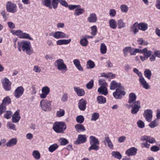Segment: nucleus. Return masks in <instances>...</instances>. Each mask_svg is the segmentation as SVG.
Listing matches in <instances>:
<instances>
[{
    "label": "nucleus",
    "mask_w": 160,
    "mask_h": 160,
    "mask_svg": "<svg viewBox=\"0 0 160 160\" xmlns=\"http://www.w3.org/2000/svg\"><path fill=\"white\" fill-rule=\"evenodd\" d=\"M18 50L20 52L22 50L28 55L32 54V50L31 49V43L29 41L23 40L18 42Z\"/></svg>",
    "instance_id": "obj_1"
},
{
    "label": "nucleus",
    "mask_w": 160,
    "mask_h": 160,
    "mask_svg": "<svg viewBox=\"0 0 160 160\" xmlns=\"http://www.w3.org/2000/svg\"><path fill=\"white\" fill-rule=\"evenodd\" d=\"M66 128L65 122H56L53 123L52 129L57 133H63Z\"/></svg>",
    "instance_id": "obj_2"
},
{
    "label": "nucleus",
    "mask_w": 160,
    "mask_h": 160,
    "mask_svg": "<svg viewBox=\"0 0 160 160\" xmlns=\"http://www.w3.org/2000/svg\"><path fill=\"white\" fill-rule=\"evenodd\" d=\"M54 65L58 70L62 72H65L68 70L66 64L62 59H58L55 61Z\"/></svg>",
    "instance_id": "obj_3"
},
{
    "label": "nucleus",
    "mask_w": 160,
    "mask_h": 160,
    "mask_svg": "<svg viewBox=\"0 0 160 160\" xmlns=\"http://www.w3.org/2000/svg\"><path fill=\"white\" fill-rule=\"evenodd\" d=\"M90 143L91 146L89 148L88 150L90 151L91 150H98L99 148L98 145L99 142L98 140L95 137L91 136L89 137Z\"/></svg>",
    "instance_id": "obj_4"
},
{
    "label": "nucleus",
    "mask_w": 160,
    "mask_h": 160,
    "mask_svg": "<svg viewBox=\"0 0 160 160\" xmlns=\"http://www.w3.org/2000/svg\"><path fill=\"white\" fill-rule=\"evenodd\" d=\"M52 101L47 99H43L40 102V107L44 111L48 112L51 110Z\"/></svg>",
    "instance_id": "obj_5"
},
{
    "label": "nucleus",
    "mask_w": 160,
    "mask_h": 160,
    "mask_svg": "<svg viewBox=\"0 0 160 160\" xmlns=\"http://www.w3.org/2000/svg\"><path fill=\"white\" fill-rule=\"evenodd\" d=\"M57 0H42V4L49 9L52 8L55 9L57 8Z\"/></svg>",
    "instance_id": "obj_6"
},
{
    "label": "nucleus",
    "mask_w": 160,
    "mask_h": 160,
    "mask_svg": "<svg viewBox=\"0 0 160 160\" xmlns=\"http://www.w3.org/2000/svg\"><path fill=\"white\" fill-rule=\"evenodd\" d=\"M123 88H117L115 92L113 93L114 98L117 99H121L123 96L125 95L126 92Z\"/></svg>",
    "instance_id": "obj_7"
},
{
    "label": "nucleus",
    "mask_w": 160,
    "mask_h": 160,
    "mask_svg": "<svg viewBox=\"0 0 160 160\" xmlns=\"http://www.w3.org/2000/svg\"><path fill=\"white\" fill-rule=\"evenodd\" d=\"M6 8L7 11L9 12L14 13L17 11L16 5L10 2H7L6 5Z\"/></svg>",
    "instance_id": "obj_8"
},
{
    "label": "nucleus",
    "mask_w": 160,
    "mask_h": 160,
    "mask_svg": "<svg viewBox=\"0 0 160 160\" xmlns=\"http://www.w3.org/2000/svg\"><path fill=\"white\" fill-rule=\"evenodd\" d=\"M52 35L54 38L56 39L67 38L68 37V34L61 31H57L54 33L52 32L49 34V36H51Z\"/></svg>",
    "instance_id": "obj_9"
},
{
    "label": "nucleus",
    "mask_w": 160,
    "mask_h": 160,
    "mask_svg": "<svg viewBox=\"0 0 160 160\" xmlns=\"http://www.w3.org/2000/svg\"><path fill=\"white\" fill-rule=\"evenodd\" d=\"M10 102L11 99L8 97H7L4 99L2 104L0 105V115L6 110L5 104H9Z\"/></svg>",
    "instance_id": "obj_10"
},
{
    "label": "nucleus",
    "mask_w": 160,
    "mask_h": 160,
    "mask_svg": "<svg viewBox=\"0 0 160 160\" xmlns=\"http://www.w3.org/2000/svg\"><path fill=\"white\" fill-rule=\"evenodd\" d=\"M41 90L42 93L40 94L39 96L42 99L46 98L50 92V88L47 86L42 87Z\"/></svg>",
    "instance_id": "obj_11"
},
{
    "label": "nucleus",
    "mask_w": 160,
    "mask_h": 160,
    "mask_svg": "<svg viewBox=\"0 0 160 160\" xmlns=\"http://www.w3.org/2000/svg\"><path fill=\"white\" fill-rule=\"evenodd\" d=\"M132 107L131 110V113L135 114L137 113L141 108L140 102L139 101H136L134 104H132V106H130V108Z\"/></svg>",
    "instance_id": "obj_12"
},
{
    "label": "nucleus",
    "mask_w": 160,
    "mask_h": 160,
    "mask_svg": "<svg viewBox=\"0 0 160 160\" xmlns=\"http://www.w3.org/2000/svg\"><path fill=\"white\" fill-rule=\"evenodd\" d=\"M136 96L134 93L132 92L130 93L129 95V99L128 102L129 105L127 104L126 106H127L128 108H130V106H132V104H134L135 102L136 101Z\"/></svg>",
    "instance_id": "obj_13"
},
{
    "label": "nucleus",
    "mask_w": 160,
    "mask_h": 160,
    "mask_svg": "<svg viewBox=\"0 0 160 160\" xmlns=\"http://www.w3.org/2000/svg\"><path fill=\"white\" fill-rule=\"evenodd\" d=\"M87 141V137L85 135L80 134L78 136V137L74 142V144H79L85 142Z\"/></svg>",
    "instance_id": "obj_14"
},
{
    "label": "nucleus",
    "mask_w": 160,
    "mask_h": 160,
    "mask_svg": "<svg viewBox=\"0 0 160 160\" xmlns=\"http://www.w3.org/2000/svg\"><path fill=\"white\" fill-rule=\"evenodd\" d=\"M123 87L122 86L121 83L117 82L115 81H112L110 85V89L111 90H114L117 88H123Z\"/></svg>",
    "instance_id": "obj_15"
},
{
    "label": "nucleus",
    "mask_w": 160,
    "mask_h": 160,
    "mask_svg": "<svg viewBox=\"0 0 160 160\" xmlns=\"http://www.w3.org/2000/svg\"><path fill=\"white\" fill-rule=\"evenodd\" d=\"M24 89L22 87H18L15 90L14 95L16 98H19L23 94Z\"/></svg>",
    "instance_id": "obj_16"
},
{
    "label": "nucleus",
    "mask_w": 160,
    "mask_h": 160,
    "mask_svg": "<svg viewBox=\"0 0 160 160\" xmlns=\"http://www.w3.org/2000/svg\"><path fill=\"white\" fill-rule=\"evenodd\" d=\"M139 81L140 85L142 86L143 88L146 90L150 88V86L146 82L143 77L139 78Z\"/></svg>",
    "instance_id": "obj_17"
},
{
    "label": "nucleus",
    "mask_w": 160,
    "mask_h": 160,
    "mask_svg": "<svg viewBox=\"0 0 160 160\" xmlns=\"http://www.w3.org/2000/svg\"><path fill=\"white\" fill-rule=\"evenodd\" d=\"M4 88L6 91H9L11 88V83L9 80L5 78L2 82Z\"/></svg>",
    "instance_id": "obj_18"
},
{
    "label": "nucleus",
    "mask_w": 160,
    "mask_h": 160,
    "mask_svg": "<svg viewBox=\"0 0 160 160\" xmlns=\"http://www.w3.org/2000/svg\"><path fill=\"white\" fill-rule=\"evenodd\" d=\"M144 116L147 121L148 122H151L152 118V111L147 110L145 111L144 113Z\"/></svg>",
    "instance_id": "obj_19"
},
{
    "label": "nucleus",
    "mask_w": 160,
    "mask_h": 160,
    "mask_svg": "<svg viewBox=\"0 0 160 160\" xmlns=\"http://www.w3.org/2000/svg\"><path fill=\"white\" fill-rule=\"evenodd\" d=\"M74 90L77 95L79 97L83 96L85 95V92L84 90L79 87H74Z\"/></svg>",
    "instance_id": "obj_20"
},
{
    "label": "nucleus",
    "mask_w": 160,
    "mask_h": 160,
    "mask_svg": "<svg viewBox=\"0 0 160 160\" xmlns=\"http://www.w3.org/2000/svg\"><path fill=\"white\" fill-rule=\"evenodd\" d=\"M87 102L86 100L82 99L79 100L78 106L79 109L82 111H84L86 108Z\"/></svg>",
    "instance_id": "obj_21"
},
{
    "label": "nucleus",
    "mask_w": 160,
    "mask_h": 160,
    "mask_svg": "<svg viewBox=\"0 0 160 160\" xmlns=\"http://www.w3.org/2000/svg\"><path fill=\"white\" fill-rule=\"evenodd\" d=\"M20 118L21 117L19 114V110H18L13 115L12 119V121L14 123L18 122Z\"/></svg>",
    "instance_id": "obj_22"
},
{
    "label": "nucleus",
    "mask_w": 160,
    "mask_h": 160,
    "mask_svg": "<svg viewBox=\"0 0 160 160\" xmlns=\"http://www.w3.org/2000/svg\"><path fill=\"white\" fill-rule=\"evenodd\" d=\"M137 152V149L134 147H132L126 150L125 154L128 156L135 155Z\"/></svg>",
    "instance_id": "obj_23"
},
{
    "label": "nucleus",
    "mask_w": 160,
    "mask_h": 160,
    "mask_svg": "<svg viewBox=\"0 0 160 160\" xmlns=\"http://www.w3.org/2000/svg\"><path fill=\"white\" fill-rule=\"evenodd\" d=\"M71 41V38L68 39H60L56 42V44L58 45H67L69 44Z\"/></svg>",
    "instance_id": "obj_24"
},
{
    "label": "nucleus",
    "mask_w": 160,
    "mask_h": 160,
    "mask_svg": "<svg viewBox=\"0 0 160 160\" xmlns=\"http://www.w3.org/2000/svg\"><path fill=\"white\" fill-rule=\"evenodd\" d=\"M73 62L77 69L81 71H83V68L80 64L79 60L78 59H75L73 60Z\"/></svg>",
    "instance_id": "obj_25"
},
{
    "label": "nucleus",
    "mask_w": 160,
    "mask_h": 160,
    "mask_svg": "<svg viewBox=\"0 0 160 160\" xmlns=\"http://www.w3.org/2000/svg\"><path fill=\"white\" fill-rule=\"evenodd\" d=\"M17 142V140L16 138H12L6 143V145L7 147H11L16 145Z\"/></svg>",
    "instance_id": "obj_26"
},
{
    "label": "nucleus",
    "mask_w": 160,
    "mask_h": 160,
    "mask_svg": "<svg viewBox=\"0 0 160 160\" xmlns=\"http://www.w3.org/2000/svg\"><path fill=\"white\" fill-rule=\"evenodd\" d=\"M97 17L96 14L94 13H92L90 14L88 18V21L90 23L95 22L97 21Z\"/></svg>",
    "instance_id": "obj_27"
},
{
    "label": "nucleus",
    "mask_w": 160,
    "mask_h": 160,
    "mask_svg": "<svg viewBox=\"0 0 160 160\" xmlns=\"http://www.w3.org/2000/svg\"><path fill=\"white\" fill-rule=\"evenodd\" d=\"M131 30L133 32L134 34H136L139 31L138 23L136 22L130 27Z\"/></svg>",
    "instance_id": "obj_28"
},
{
    "label": "nucleus",
    "mask_w": 160,
    "mask_h": 160,
    "mask_svg": "<svg viewBox=\"0 0 160 160\" xmlns=\"http://www.w3.org/2000/svg\"><path fill=\"white\" fill-rule=\"evenodd\" d=\"M148 27L147 23L144 22H140L138 23V29L143 31H146Z\"/></svg>",
    "instance_id": "obj_29"
},
{
    "label": "nucleus",
    "mask_w": 160,
    "mask_h": 160,
    "mask_svg": "<svg viewBox=\"0 0 160 160\" xmlns=\"http://www.w3.org/2000/svg\"><path fill=\"white\" fill-rule=\"evenodd\" d=\"M98 92L100 94L106 95L108 94L107 87H100L98 89Z\"/></svg>",
    "instance_id": "obj_30"
},
{
    "label": "nucleus",
    "mask_w": 160,
    "mask_h": 160,
    "mask_svg": "<svg viewBox=\"0 0 160 160\" xmlns=\"http://www.w3.org/2000/svg\"><path fill=\"white\" fill-rule=\"evenodd\" d=\"M104 140V142L105 143L106 142L107 143L108 147L111 149H113V145L108 136H106L105 137Z\"/></svg>",
    "instance_id": "obj_31"
},
{
    "label": "nucleus",
    "mask_w": 160,
    "mask_h": 160,
    "mask_svg": "<svg viewBox=\"0 0 160 160\" xmlns=\"http://www.w3.org/2000/svg\"><path fill=\"white\" fill-rule=\"evenodd\" d=\"M75 127L76 131L78 132H83L85 130L84 126L82 124H77L75 125Z\"/></svg>",
    "instance_id": "obj_32"
},
{
    "label": "nucleus",
    "mask_w": 160,
    "mask_h": 160,
    "mask_svg": "<svg viewBox=\"0 0 160 160\" xmlns=\"http://www.w3.org/2000/svg\"><path fill=\"white\" fill-rule=\"evenodd\" d=\"M110 27L113 29H116L117 26L116 21L113 19H110L109 22Z\"/></svg>",
    "instance_id": "obj_33"
},
{
    "label": "nucleus",
    "mask_w": 160,
    "mask_h": 160,
    "mask_svg": "<svg viewBox=\"0 0 160 160\" xmlns=\"http://www.w3.org/2000/svg\"><path fill=\"white\" fill-rule=\"evenodd\" d=\"M97 101L98 103L102 104L106 102V98L102 96H99L97 98Z\"/></svg>",
    "instance_id": "obj_34"
},
{
    "label": "nucleus",
    "mask_w": 160,
    "mask_h": 160,
    "mask_svg": "<svg viewBox=\"0 0 160 160\" xmlns=\"http://www.w3.org/2000/svg\"><path fill=\"white\" fill-rule=\"evenodd\" d=\"M79 42L80 45L84 47H86L88 44V40L85 37L81 38Z\"/></svg>",
    "instance_id": "obj_35"
},
{
    "label": "nucleus",
    "mask_w": 160,
    "mask_h": 160,
    "mask_svg": "<svg viewBox=\"0 0 160 160\" xmlns=\"http://www.w3.org/2000/svg\"><path fill=\"white\" fill-rule=\"evenodd\" d=\"M32 155L36 160H39L41 158V154L38 150H34L32 152Z\"/></svg>",
    "instance_id": "obj_36"
},
{
    "label": "nucleus",
    "mask_w": 160,
    "mask_h": 160,
    "mask_svg": "<svg viewBox=\"0 0 160 160\" xmlns=\"http://www.w3.org/2000/svg\"><path fill=\"white\" fill-rule=\"evenodd\" d=\"M144 74L145 77L148 80L150 79L152 76L151 71L149 69H146L144 72Z\"/></svg>",
    "instance_id": "obj_37"
},
{
    "label": "nucleus",
    "mask_w": 160,
    "mask_h": 160,
    "mask_svg": "<svg viewBox=\"0 0 160 160\" xmlns=\"http://www.w3.org/2000/svg\"><path fill=\"white\" fill-rule=\"evenodd\" d=\"M58 147V145L57 144H54L51 145L48 148V151L50 152H52L56 150Z\"/></svg>",
    "instance_id": "obj_38"
},
{
    "label": "nucleus",
    "mask_w": 160,
    "mask_h": 160,
    "mask_svg": "<svg viewBox=\"0 0 160 160\" xmlns=\"http://www.w3.org/2000/svg\"><path fill=\"white\" fill-rule=\"evenodd\" d=\"M107 47L104 43H102L101 44L100 50L102 54H104L107 52Z\"/></svg>",
    "instance_id": "obj_39"
},
{
    "label": "nucleus",
    "mask_w": 160,
    "mask_h": 160,
    "mask_svg": "<svg viewBox=\"0 0 160 160\" xmlns=\"http://www.w3.org/2000/svg\"><path fill=\"white\" fill-rule=\"evenodd\" d=\"M94 62L91 60H88L87 62V67L88 69H92L95 67Z\"/></svg>",
    "instance_id": "obj_40"
},
{
    "label": "nucleus",
    "mask_w": 160,
    "mask_h": 160,
    "mask_svg": "<svg viewBox=\"0 0 160 160\" xmlns=\"http://www.w3.org/2000/svg\"><path fill=\"white\" fill-rule=\"evenodd\" d=\"M20 38L28 39L31 40H33V39L30 37V35L28 34L25 32H22Z\"/></svg>",
    "instance_id": "obj_41"
},
{
    "label": "nucleus",
    "mask_w": 160,
    "mask_h": 160,
    "mask_svg": "<svg viewBox=\"0 0 160 160\" xmlns=\"http://www.w3.org/2000/svg\"><path fill=\"white\" fill-rule=\"evenodd\" d=\"M112 155L115 158L120 159L122 158V155L118 151H113L112 152Z\"/></svg>",
    "instance_id": "obj_42"
},
{
    "label": "nucleus",
    "mask_w": 160,
    "mask_h": 160,
    "mask_svg": "<svg viewBox=\"0 0 160 160\" xmlns=\"http://www.w3.org/2000/svg\"><path fill=\"white\" fill-rule=\"evenodd\" d=\"M118 28L121 29L125 27L126 23L122 19H119L118 21Z\"/></svg>",
    "instance_id": "obj_43"
},
{
    "label": "nucleus",
    "mask_w": 160,
    "mask_h": 160,
    "mask_svg": "<svg viewBox=\"0 0 160 160\" xmlns=\"http://www.w3.org/2000/svg\"><path fill=\"white\" fill-rule=\"evenodd\" d=\"M142 53L148 58L151 55L152 52L148 50L146 48H145L143 49Z\"/></svg>",
    "instance_id": "obj_44"
},
{
    "label": "nucleus",
    "mask_w": 160,
    "mask_h": 160,
    "mask_svg": "<svg viewBox=\"0 0 160 160\" xmlns=\"http://www.w3.org/2000/svg\"><path fill=\"white\" fill-rule=\"evenodd\" d=\"M84 10L82 8H78L76 9L74 12V14L75 16H79L80 14H82L84 12Z\"/></svg>",
    "instance_id": "obj_45"
},
{
    "label": "nucleus",
    "mask_w": 160,
    "mask_h": 160,
    "mask_svg": "<svg viewBox=\"0 0 160 160\" xmlns=\"http://www.w3.org/2000/svg\"><path fill=\"white\" fill-rule=\"evenodd\" d=\"M22 31L21 30H12L11 31L12 33L14 35H16L20 38L21 35Z\"/></svg>",
    "instance_id": "obj_46"
},
{
    "label": "nucleus",
    "mask_w": 160,
    "mask_h": 160,
    "mask_svg": "<svg viewBox=\"0 0 160 160\" xmlns=\"http://www.w3.org/2000/svg\"><path fill=\"white\" fill-rule=\"evenodd\" d=\"M158 125V121L157 120H154L153 121L151 122L148 125V126L151 128H154Z\"/></svg>",
    "instance_id": "obj_47"
},
{
    "label": "nucleus",
    "mask_w": 160,
    "mask_h": 160,
    "mask_svg": "<svg viewBox=\"0 0 160 160\" xmlns=\"http://www.w3.org/2000/svg\"><path fill=\"white\" fill-rule=\"evenodd\" d=\"M91 29V34L95 36L97 34V28L96 26L94 25L90 27Z\"/></svg>",
    "instance_id": "obj_48"
},
{
    "label": "nucleus",
    "mask_w": 160,
    "mask_h": 160,
    "mask_svg": "<svg viewBox=\"0 0 160 160\" xmlns=\"http://www.w3.org/2000/svg\"><path fill=\"white\" fill-rule=\"evenodd\" d=\"M65 114L64 110L63 109H60L57 111L56 115L57 117H60L63 116Z\"/></svg>",
    "instance_id": "obj_49"
},
{
    "label": "nucleus",
    "mask_w": 160,
    "mask_h": 160,
    "mask_svg": "<svg viewBox=\"0 0 160 160\" xmlns=\"http://www.w3.org/2000/svg\"><path fill=\"white\" fill-rule=\"evenodd\" d=\"M33 71L37 73H40L42 71L41 68L38 65H34L33 66Z\"/></svg>",
    "instance_id": "obj_50"
},
{
    "label": "nucleus",
    "mask_w": 160,
    "mask_h": 160,
    "mask_svg": "<svg viewBox=\"0 0 160 160\" xmlns=\"http://www.w3.org/2000/svg\"><path fill=\"white\" fill-rule=\"evenodd\" d=\"M137 42L138 44L142 45H147L148 44V42L144 41L142 38H139Z\"/></svg>",
    "instance_id": "obj_51"
},
{
    "label": "nucleus",
    "mask_w": 160,
    "mask_h": 160,
    "mask_svg": "<svg viewBox=\"0 0 160 160\" xmlns=\"http://www.w3.org/2000/svg\"><path fill=\"white\" fill-rule=\"evenodd\" d=\"M131 49V47H127L123 49V52L124 56H126L129 52L130 53Z\"/></svg>",
    "instance_id": "obj_52"
},
{
    "label": "nucleus",
    "mask_w": 160,
    "mask_h": 160,
    "mask_svg": "<svg viewBox=\"0 0 160 160\" xmlns=\"http://www.w3.org/2000/svg\"><path fill=\"white\" fill-rule=\"evenodd\" d=\"M84 118L82 115L78 116L76 118L77 122L79 123H82L84 122Z\"/></svg>",
    "instance_id": "obj_53"
},
{
    "label": "nucleus",
    "mask_w": 160,
    "mask_h": 160,
    "mask_svg": "<svg viewBox=\"0 0 160 160\" xmlns=\"http://www.w3.org/2000/svg\"><path fill=\"white\" fill-rule=\"evenodd\" d=\"M93 80L92 79H91L90 81L86 85V88L89 89H92L93 86Z\"/></svg>",
    "instance_id": "obj_54"
},
{
    "label": "nucleus",
    "mask_w": 160,
    "mask_h": 160,
    "mask_svg": "<svg viewBox=\"0 0 160 160\" xmlns=\"http://www.w3.org/2000/svg\"><path fill=\"white\" fill-rule=\"evenodd\" d=\"M99 115L98 113L95 112L93 113L92 116L91 120L93 121H96L99 118Z\"/></svg>",
    "instance_id": "obj_55"
},
{
    "label": "nucleus",
    "mask_w": 160,
    "mask_h": 160,
    "mask_svg": "<svg viewBox=\"0 0 160 160\" xmlns=\"http://www.w3.org/2000/svg\"><path fill=\"white\" fill-rule=\"evenodd\" d=\"M59 141L62 145H65L68 143V141L66 139L63 138H60Z\"/></svg>",
    "instance_id": "obj_56"
},
{
    "label": "nucleus",
    "mask_w": 160,
    "mask_h": 160,
    "mask_svg": "<svg viewBox=\"0 0 160 160\" xmlns=\"http://www.w3.org/2000/svg\"><path fill=\"white\" fill-rule=\"evenodd\" d=\"M99 83L101 86V87H107L108 84L104 79H101L99 81Z\"/></svg>",
    "instance_id": "obj_57"
},
{
    "label": "nucleus",
    "mask_w": 160,
    "mask_h": 160,
    "mask_svg": "<svg viewBox=\"0 0 160 160\" xmlns=\"http://www.w3.org/2000/svg\"><path fill=\"white\" fill-rule=\"evenodd\" d=\"M57 7L58 6V2H59L62 5L65 7H68V4L67 2L65 0H57Z\"/></svg>",
    "instance_id": "obj_58"
},
{
    "label": "nucleus",
    "mask_w": 160,
    "mask_h": 160,
    "mask_svg": "<svg viewBox=\"0 0 160 160\" xmlns=\"http://www.w3.org/2000/svg\"><path fill=\"white\" fill-rule=\"evenodd\" d=\"M133 72L139 77V78H142L143 77L142 76V73L141 72L139 71L136 68H134L133 69Z\"/></svg>",
    "instance_id": "obj_59"
},
{
    "label": "nucleus",
    "mask_w": 160,
    "mask_h": 160,
    "mask_svg": "<svg viewBox=\"0 0 160 160\" xmlns=\"http://www.w3.org/2000/svg\"><path fill=\"white\" fill-rule=\"evenodd\" d=\"M120 9L122 12H126L128 10V8L125 5H122L120 6Z\"/></svg>",
    "instance_id": "obj_60"
},
{
    "label": "nucleus",
    "mask_w": 160,
    "mask_h": 160,
    "mask_svg": "<svg viewBox=\"0 0 160 160\" xmlns=\"http://www.w3.org/2000/svg\"><path fill=\"white\" fill-rule=\"evenodd\" d=\"M12 113L10 111H7L4 115L5 118L7 119H8L10 118Z\"/></svg>",
    "instance_id": "obj_61"
},
{
    "label": "nucleus",
    "mask_w": 160,
    "mask_h": 160,
    "mask_svg": "<svg viewBox=\"0 0 160 160\" xmlns=\"http://www.w3.org/2000/svg\"><path fill=\"white\" fill-rule=\"evenodd\" d=\"M68 8L70 10H73L75 8H80L81 6L79 5H68Z\"/></svg>",
    "instance_id": "obj_62"
},
{
    "label": "nucleus",
    "mask_w": 160,
    "mask_h": 160,
    "mask_svg": "<svg viewBox=\"0 0 160 160\" xmlns=\"http://www.w3.org/2000/svg\"><path fill=\"white\" fill-rule=\"evenodd\" d=\"M68 100V94L65 93L62 95L61 100L63 102H65Z\"/></svg>",
    "instance_id": "obj_63"
},
{
    "label": "nucleus",
    "mask_w": 160,
    "mask_h": 160,
    "mask_svg": "<svg viewBox=\"0 0 160 160\" xmlns=\"http://www.w3.org/2000/svg\"><path fill=\"white\" fill-rule=\"evenodd\" d=\"M109 13L110 16L113 17L115 16L116 12L115 9H112L109 10Z\"/></svg>",
    "instance_id": "obj_64"
}]
</instances>
